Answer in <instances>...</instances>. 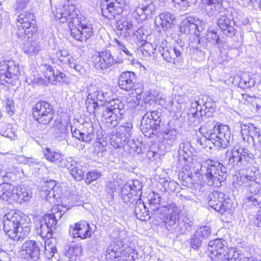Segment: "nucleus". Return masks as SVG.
<instances>
[{
    "label": "nucleus",
    "mask_w": 261,
    "mask_h": 261,
    "mask_svg": "<svg viewBox=\"0 0 261 261\" xmlns=\"http://www.w3.org/2000/svg\"><path fill=\"white\" fill-rule=\"evenodd\" d=\"M165 208L162 215H159L155 218H160L162 220L168 231L172 232L178 231L180 229L179 215L182 212L181 209L174 203L165 204Z\"/></svg>",
    "instance_id": "20e7f679"
},
{
    "label": "nucleus",
    "mask_w": 261,
    "mask_h": 261,
    "mask_svg": "<svg viewBox=\"0 0 261 261\" xmlns=\"http://www.w3.org/2000/svg\"><path fill=\"white\" fill-rule=\"evenodd\" d=\"M142 184L138 180H133L124 185L121 189V196L123 202L130 205L138 198V193H142Z\"/></svg>",
    "instance_id": "f8f14e48"
},
{
    "label": "nucleus",
    "mask_w": 261,
    "mask_h": 261,
    "mask_svg": "<svg viewBox=\"0 0 261 261\" xmlns=\"http://www.w3.org/2000/svg\"><path fill=\"white\" fill-rule=\"evenodd\" d=\"M9 70L8 71V76L12 78L19 73V70L18 66L15 65L12 61L9 62Z\"/></svg>",
    "instance_id": "4d7b16f0"
},
{
    "label": "nucleus",
    "mask_w": 261,
    "mask_h": 261,
    "mask_svg": "<svg viewBox=\"0 0 261 261\" xmlns=\"http://www.w3.org/2000/svg\"><path fill=\"white\" fill-rule=\"evenodd\" d=\"M16 25L19 38L29 34L32 35L38 31L34 14L31 12L24 11L20 14L17 16Z\"/></svg>",
    "instance_id": "423d86ee"
},
{
    "label": "nucleus",
    "mask_w": 261,
    "mask_h": 261,
    "mask_svg": "<svg viewBox=\"0 0 261 261\" xmlns=\"http://www.w3.org/2000/svg\"><path fill=\"white\" fill-rule=\"evenodd\" d=\"M27 165H28L31 168L39 169L40 167L43 165V163L39 161L37 159L30 158H29Z\"/></svg>",
    "instance_id": "052dcab7"
},
{
    "label": "nucleus",
    "mask_w": 261,
    "mask_h": 261,
    "mask_svg": "<svg viewBox=\"0 0 261 261\" xmlns=\"http://www.w3.org/2000/svg\"><path fill=\"white\" fill-rule=\"evenodd\" d=\"M21 255L27 259L31 258L37 260L39 258L40 251L39 246L35 241L31 240L26 241L23 244L20 250Z\"/></svg>",
    "instance_id": "dca6fc26"
},
{
    "label": "nucleus",
    "mask_w": 261,
    "mask_h": 261,
    "mask_svg": "<svg viewBox=\"0 0 261 261\" xmlns=\"http://www.w3.org/2000/svg\"><path fill=\"white\" fill-rule=\"evenodd\" d=\"M112 92L110 89L92 86L85 102L87 111L94 113L96 109L106 103L103 107L101 121L108 127H115L122 119L124 114V104L120 99L111 100Z\"/></svg>",
    "instance_id": "f257e3e1"
},
{
    "label": "nucleus",
    "mask_w": 261,
    "mask_h": 261,
    "mask_svg": "<svg viewBox=\"0 0 261 261\" xmlns=\"http://www.w3.org/2000/svg\"><path fill=\"white\" fill-rule=\"evenodd\" d=\"M160 115L157 111L147 112L143 116L141 124V130L145 136L150 138L154 135L161 121Z\"/></svg>",
    "instance_id": "9d476101"
},
{
    "label": "nucleus",
    "mask_w": 261,
    "mask_h": 261,
    "mask_svg": "<svg viewBox=\"0 0 261 261\" xmlns=\"http://www.w3.org/2000/svg\"><path fill=\"white\" fill-rule=\"evenodd\" d=\"M110 141L111 145L116 149L123 147L127 139L125 136H123L114 129L111 133Z\"/></svg>",
    "instance_id": "393cba45"
},
{
    "label": "nucleus",
    "mask_w": 261,
    "mask_h": 261,
    "mask_svg": "<svg viewBox=\"0 0 261 261\" xmlns=\"http://www.w3.org/2000/svg\"><path fill=\"white\" fill-rule=\"evenodd\" d=\"M123 136H125L126 139H129L132 134L133 125L131 123H126L123 125H120L115 128Z\"/></svg>",
    "instance_id": "4c0bfd02"
},
{
    "label": "nucleus",
    "mask_w": 261,
    "mask_h": 261,
    "mask_svg": "<svg viewBox=\"0 0 261 261\" xmlns=\"http://www.w3.org/2000/svg\"><path fill=\"white\" fill-rule=\"evenodd\" d=\"M161 197L157 193L153 192L148 197L149 208L152 218H156L159 215H162V213L165 209V205L160 206Z\"/></svg>",
    "instance_id": "4be33fe9"
},
{
    "label": "nucleus",
    "mask_w": 261,
    "mask_h": 261,
    "mask_svg": "<svg viewBox=\"0 0 261 261\" xmlns=\"http://www.w3.org/2000/svg\"><path fill=\"white\" fill-rule=\"evenodd\" d=\"M209 256L212 261H228V247L221 239H215L208 243Z\"/></svg>",
    "instance_id": "9b49d317"
},
{
    "label": "nucleus",
    "mask_w": 261,
    "mask_h": 261,
    "mask_svg": "<svg viewBox=\"0 0 261 261\" xmlns=\"http://www.w3.org/2000/svg\"><path fill=\"white\" fill-rule=\"evenodd\" d=\"M136 9L134 15L136 14L138 16V19L140 21L145 20L150 18L155 11V7L152 4L147 5L135 6Z\"/></svg>",
    "instance_id": "b1692460"
},
{
    "label": "nucleus",
    "mask_w": 261,
    "mask_h": 261,
    "mask_svg": "<svg viewBox=\"0 0 261 261\" xmlns=\"http://www.w3.org/2000/svg\"><path fill=\"white\" fill-rule=\"evenodd\" d=\"M134 37L136 38L138 41H144L146 39V35L144 34L142 28L138 29L136 32L132 33Z\"/></svg>",
    "instance_id": "0e129e2a"
},
{
    "label": "nucleus",
    "mask_w": 261,
    "mask_h": 261,
    "mask_svg": "<svg viewBox=\"0 0 261 261\" xmlns=\"http://www.w3.org/2000/svg\"><path fill=\"white\" fill-rule=\"evenodd\" d=\"M55 246L49 240L46 241L45 245V255L49 261H60L58 259V254Z\"/></svg>",
    "instance_id": "c756f323"
},
{
    "label": "nucleus",
    "mask_w": 261,
    "mask_h": 261,
    "mask_svg": "<svg viewBox=\"0 0 261 261\" xmlns=\"http://www.w3.org/2000/svg\"><path fill=\"white\" fill-rule=\"evenodd\" d=\"M240 149L241 147L239 146H235L232 149L231 155L229 156V162L232 160V163L234 164V163L237 164L241 161Z\"/></svg>",
    "instance_id": "c03bdc74"
},
{
    "label": "nucleus",
    "mask_w": 261,
    "mask_h": 261,
    "mask_svg": "<svg viewBox=\"0 0 261 261\" xmlns=\"http://www.w3.org/2000/svg\"><path fill=\"white\" fill-rule=\"evenodd\" d=\"M44 155L47 160L55 163H59L61 157L64 156L60 151L52 150L48 147L45 148L44 150Z\"/></svg>",
    "instance_id": "72a5a7b5"
},
{
    "label": "nucleus",
    "mask_w": 261,
    "mask_h": 261,
    "mask_svg": "<svg viewBox=\"0 0 261 261\" xmlns=\"http://www.w3.org/2000/svg\"><path fill=\"white\" fill-rule=\"evenodd\" d=\"M174 15L168 12L160 13L155 18L154 24L159 32L170 30L174 26Z\"/></svg>",
    "instance_id": "2eb2a0df"
},
{
    "label": "nucleus",
    "mask_w": 261,
    "mask_h": 261,
    "mask_svg": "<svg viewBox=\"0 0 261 261\" xmlns=\"http://www.w3.org/2000/svg\"><path fill=\"white\" fill-rule=\"evenodd\" d=\"M201 22L198 18L189 17L184 19L180 25V31L185 34L191 32L196 34L202 31V28L199 25Z\"/></svg>",
    "instance_id": "aec40b11"
},
{
    "label": "nucleus",
    "mask_w": 261,
    "mask_h": 261,
    "mask_svg": "<svg viewBox=\"0 0 261 261\" xmlns=\"http://www.w3.org/2000/svg\"><path fill=\"white\" fill-rule=\"evenodd\" d=\"M248 180L247 177L245 175H242L240 172L237 173L232 177V185L235 188L241 186L243 183Z\"/></svg>",
    "instance_id": "a18cd8bd"
},
{
    "label": "nucleus",
    "mask_w": 261,
    "mask_h": 261,
    "mask_svg": "<svg viewBox=\"0 0 261 261\" xmlns=\"http://www.w3.org/2000/svg\"><path fill=\"white\" fill-rule=\"evenodd\" d=\"M251 123H248V124H243L241 126V133L243 139L245 140V137H250V132Z\"/></svg>",
    "instance_id": "680f3d73"
},
{
    "label": "nucleus",
    "mask_w": 261,
    "mask_h": 261,
    "mask_svg": "<svg viewBox=\"0 0 261 261\" xmlns=\"http://www.w3.org/2000/svg\"><path fill=\"white\" fill-rule=\"evenodd\" d=\"M44 223L50 227L53 230L55 229L57 225V221L53 217L52 215H50L49 214H46L44 216L43 218Z\"/></svg>",
    "instance_id": "5fc2aeb1"
},
{
    "label": "nucleus",
    "mask_w": 261,
    "mask_h": 261,
    "mask_svg": "<svg viewBox=\"0 0 261 261\" xmlns=\"http://www.w3.org/2000/svg\"><path fill=\"white\" fill-rule=\"evenodd\" d=\"M16 194L18 197V200L16 201L19 202L29 201L32 195L31 190L24 187H21L19 191L16 189Z\"/></svg>",
    "instance_id": "c9c22d12"
},
{
    "label": "nucleus",
    "mask_w": 261,
    "mask_h": 261,
    "mask_svg": "<svg viewBox=\"0 0 261 261\" xmlns=\"http://www.w3.org/2000/svg\"><path fill=\"white\" fill-rule=\"evenodd\" d=\"M250 132V137L254 141L255 140L259 143H261V129L255 126L253 124L251 123Z\"/></svg>",
    "instance_id": "603ef678"
},
{
    "label": "nucleus",
    "mask_w": 261,
    "mask_h": 261,
    "mask_svg": "<svg viewBox=\"0 0 261 261\" xmlns=\"http://www.w3.org/2000/svg\"><path fill=\"white\" fill-rule=\"evenodd\" d=\"M69 233L74 238L84 240L92 236V228L87 222L81 221L70 226Z\"/></svg>",
    "instance_id": "4468645a"
},
{
    "label": "nucleus",
    "mask_w": 261,
    "mask_h": 261,
    "mask_svg": "<svg viewBox=\"0 0 261 261\" xmlns=\"http://www.w3.org/2000/svg\"><path fill=\"white\" fill-rule=\"evenodd\" d=\"M152 95L154 97V100L159 105L163 107L166 106V98L164 95L158 93H152Z\"/></svg>",
    "instance_id": "338daca9"
},
{
    "label": "nucleus",
    "mask_w": 261,
    "mask_h": 261,
    "mask_svg": "<svg viewBox=\"0 0 261 261\" xmlns=\"http://www.w3.org/2000/svg\"><path fill=\"white\" fill-rule=\"evenodd\" d=\"M232 84L234 85H238L241 88L245 89L253 87L255 84V81L248 75L244 74L241 78L239 76L234 77Z\"/></svg>",
    "instance_id": "a878e982"
},
{
    "label": "nucleus",
    "mask_w": 261,
    "mask_h": 261,
    "mask_svg": "<svg viewBox=\"0 0 261 261\" xmlns=\"http://www.w3.org/2000/svg\"><path fill=\"white\" fill-rule=\"evenodd\" d=\"M116 27L118 30L121 31L120 34H123L124 36H130L133 33V24L128 20H118L116 23Z\"/></svg>",
    "instance_id": "c85d7f7f"
},
{
    "label": "nucleus",
    "mask_w": 261,
    "mask_h": 261,
    "mask_svg": "<svg viewBox=\"0 0 261 261\" xmlns=\"http://www.w3.org/2000/svg\"><path fill=\"white\" fill-rule=\"evenodd\" d=\"M66 80L65 74L61 71L57 70L55 72L54 76L53 79L51 82L54 83L55 82H62Z\"/></svg>",
    "instance_id": "69168bd1"
},
{
    "label": "nucleus",
    "mask_w": 261,
    "mask_h": 261,
    "mask_svg": "<svg viewBox=\"0 0 261 261\" xmlns=\"http://www.w3.org/2000/svg\"><path fill=\"white\" fill-rule=\"evenodd\" d=\"M195 234L201 238V240L206 238L211 234V229L208 226H204L198 228L195 231Z\"/></svg>",
    "instance_id": "8fccbe9b"
},
{
    "label": "nucleus",
    "mask_w": 261,
    "mask_h": 261,
    "mask_svg": "<svg viewBox=\"0 0 261 261\" xmlns=\"http://www.w3.org/2000/svg\"><path fill=\"white\" fill-rule=\"evenodd\" d=\"M138 141H136L134 140H127L125 143V146L129 148L128 151L130 152L138 151Z\"/></svg>",
    "instance_id": "bf43d9fd"
},
{
    "label": "nucleus",
    "mask_w": 261,
    "mask_h": 261,
    "mask_svg": "<svg viewBox=\"0 0 261 261\" xmlns=\"http://www.w3.org/2000/svg\"><path fill=\"white\" fill-rule=\"evenodd\" d=\"M228 130V125H219L217 127L215 126L213 129L214 133H210L208 136V139L206 138H201L197 137L196 138V141L197 144L202 148H203V141L208 144L210 142L215 146L222 149L226 148L228 143V140L226 138V133Z\"/></svg>",
    "instance_id": "39448f33"
},
{
    "label": "nucleus",
    "mask_w": 261,
    "mask_h": 261,
    "mask_svg": "<svg viewBox=\"0 0 261 261\" xmlns=\"http://www.w3.org/2000/svg\"><path fill=\"white\" fill-rule=\"evenodd\" d=\"M221 0H205V9L210 16H214L218 14L221 8Z\"/></svg>",
    "instance_id": "2f4dec72"
},
{
    "label": "nucleus",
    "mask_w": 261,
    "mask_h": 261,
    "mask_svg": "<svg viewBox=\"0 0 261 261\" xmlns=\"http://www.w3.org/2000/svg\"><path fill=\"white\" fill-rule=\"evenodd\" d=\"M42 71L44 73V76L49 82H51L54 76L55 71L50 65L44 64L42 65Z\"/></svg>",
    "instance_id": "09e8293b"
},
{
    "label": "nucleus",
    "mask_w": 261,
    "mask_h": 261,
    "mask_svg": "<svg viewBox=\"0 0 261 261\" xmlns=\"http://www.w3.org/2000/svg\"><path fill=\"white\" fill-rule=\"evenodd\" d=\"M183 50L182 45L177 44L173 48L162 47L159 49V51L164 60L170 63L175 64L176 62L178 61L180 57Z\"/></svg>",
    "instance_id": "f3484780"
},
{
    "label": "nucleus",
    "mask_w": 261,
    "mask_h": 261,
    "mask_svg": "<svg viewBox=\"0 0 261 261\" xmlns=\"http://www.w3.org/2000/svg\"><path fill=\"white\" fill-rule=\"evenodd\" d=\"M40 49V47L37 42H27L23 46V50L26 54L33 56L37 54Z\"/></svg>",
    "instance_id": "e433bc0d"
},
{
    "label": "nucleus",
    "mask_w": 261,
    "mask_h": 261,
    "mask_svg": "<svg viewBox=\"0 0 261 261\" xmlns=\"http://www.w3.org/2000/svg\"><path fill=\"white\" fill-rule=\"evenodd\" d=\"M243 97L246 101L252 105L255 111L260 106L261 99L259 97L255 96H251L248 95H243Z\"/></svg>",
    "instance_id": "49530a36"
},
{
    "label": "nucleus",
    "mask_w": 261,
    "mask_h": 261,
    "mask_svg": "<svg viewBox=\"0 0 261 261\" xmlns=\"http://www.w3.org/2000/svg\"><path fill=\"white\" fill-rule=\"evenodd\" d=\"M191 149V145L190 143L188 141L185 142L180 144L178 152L179 154L184 156V159H186L192 153V151L190 150Z\"/></svg>",
    "instance_id": "79ce46f5"
},
{
    "label": "nucleus",
    "mask_w": 261,
    "mask_h": 261,
    "mask_svg": "<svg viewBox=\"0 0 261 261\" xmlns=\"http://www.w3.org/2000/svg\"><path fill=\"white\" fill-rule=\"evenodd\" d=\"M67 209L65 207L61 205H58L54 207L51 211V213L49 214L52 215L53 217L58 222L64 215Z\"/></svg>",
    "instance_id": "ea45409f"
},
{
    "label": "nucleus",
    "mask_w": 261,
    "mask_h": 261,
    "mask_svg": "<svg viewBox=\"0 0 261 261\" xmlns=\"http://www.w3.org/2000/svg\"><path fill=\"white\" fill-rule=\"evenodd\" d=\"M85 172L83 166L80 163L76 161V164H74L70 169L69 173L75 180L81 181L84 178Z\"/></svg>",
    "instance_id": "473e14b6"
},
{
    "label": "nucleus",
    "mask_w": 261,
    "mask_h": 261,
    "mask_svg": "<svg viewBox=\"0 0 261 261\" xmlns=\"http://www.w3.org/2000/svg\"><path fill=\"white\" fill-rule=\"evenodd\" d=\"M112 236L114 239L122 242V241L126 238V231L124 229L115 228L113 231Z\"/></svg>",
    "instance_id": "3c124183"
},
{
    "label": "nucleus",
    "mask_w": 261,
    "mask_h": 261,
    "mask_svg": "<svg viewBox=\"0 0 261 261\" xmlns=\"http://www.w3.org/2000/svg\"><path fill=\"white\" fill-rule=\"evenodd\" d=\"M205 176L208 185L219 187L221 185V182L226 180L227 174L226 168H223L222 165L220 163L211 161L206 167Z\"/></svg>",
    "instance_id": "0eeeda50"
},
{
    "label": "nucleus",
    "mask_w": 261,
    "mask_h": 261,
    "mask_svg": "<svg viewBox=\"0 0 261 261\" xmlns=\"http://www.w3.org/2000/svg\"><path fill=\"white\" fill-rule=\"evenodd\" d=\"M74 10L75 7L73 5H64L62 9H58L57 10L55 17L58 19H60L63 18H67L72 15V13L74 12Z\"/></svg>",
    "instance_id": "f704fd0d"
},
{
    "label": "nucleus",
    "mask_w": 261,
    "mask_h": 261,
    "mask_svg": "<svg viewBox=\"0 0 261 261\" xmlns=\"http://www.w3.org/2000/svg\"><path fill=\"white\" fill-rule=\"evenodd\" d=\"M202 241L201 238L198 237L194 233L190 240L191 247L195 250L198 249L201 245Z\"/></svg>",
    "instance_id": "6e6d98bb"
},
{
    "label": "nucleus",
    "mask_w": 261,
    "mask_h": 261,
    "mask_svg": "<svg viewBox=\"0 0 261 261\" xmlns=\"http://www.w3.org/2000/svg\"><path fill=\"white\" fill-rule=\"evenodd\" d=\"M82 248L80 244H71L68 247V249L65 252V255L69 261H76L77 257L82 254Z\"/></svg>",
    "instance_id": "cd10ccee"
},
{
    "label": "nucleus",
    "mask_w": 261,
    "mask_h": 261,
    "mask_svg": "<svg viewBox=\"0 0 261 261\" xmlns=\"http://www.w3.org/2000/svg\"><path fill=\"white\" fill-rule=\"evenodd\" d=\"M32 112L34 119L43 125L49 124L55 116L52 106L45 101L37 102L33 108Z\"/></svg>",
    "instance_id": "1a4fd4ad"
},
{
    "label": "nucleus",
    "mask_w": 261,
    "mask_h": 261,
    "mask_svg": "<svg viewBox=\"0 0 261 261\" xmlns=\"http://www.w3.org/2000/svg\"><path fill=\"white\" fill-rule=\"evenodd\" d=\"M218 25L225 34L228 33V19L226 15H222L218 20Z\"/></svg>",
    "instance_id": "de8ad7c7"
},
{
    "label": "nucleus",
    "mask_w": 261,
    "mask_h": 261,
    "mask_svg": "<svg viewBox=\"0 0 261 261\" xmlns=\"http://www.w3.org/2000/svg\"><path fill=\"white\" fill-rule=\"evenodd\" d=\"M115 59L109 51L98 53L92 57V65L97 70H106L112 66Z\"/></svg>",
    "instance_id": "ddd939ff"
},
{
    "label": "nucleus",
    "mask_w": 261,
    "mask_h": 261,
    "mask_svg": "<svg viewBox=\"0 0 261 261\" xmlns=\"http://www.w3.org/2000/svg\"><path fill=\"white\" fill-rule=\"evenodd\" d=\"M3 225L6 235L15 241H22L31 231L30 219L20 211L11 210L6 214Z\"/></svg>",
    "instance_id": "f03ea898"
},
{
    "label": "nucleus",
    "mask_w": 261,
    "mask_h": 261,
    "mask_svg": "<svg viewBox=\"0 0 261 261\" xmlns=\"http://www.w3.org/2000/svg\"><path fill=\"white\" fill-rule=\"evenodd\" d=\"M136 200L134 212L137 218L141 221H147L152 217L149 207H146L143 200L141 199Z\"/></svg>",
    "instance_id": "5701e85b"
},
{
    "label": "nucleus",
    "mask_w": 261,
    "mask_h": 261,
    "mask_svg": "<svg viewBox=\"0 0 261 261\" xmlns=\"http://www.w3.org/2000/svg\"><path fill=\"white\" fill-rule=\"evenodd\" d=\"M36 233L42 238L49 239L51 237L53 230L44 223L43 219L36 224Z\"/></svg>",
    "instance_id": "7c9ffc66"
},
{
    "label": "nucleus",
    "mask_w": 261,
    "mask_h": 261,
    "mask_svg": "<svg viewBox=\"0 0 261 261\" xmlns=\"http://www.w3.org/2000/svg\"><path fill=\"white\" fill-rule=\"evenodd\" d=\"M16 192L14 186L11 184L7 182L0 184V199L3 200L10 202L17 200Z\"/></svg>",
    "instance_id": "412c9836"
},
{
    "label": "nucleus",
    "mask_w": 261,
    "mask_h": 261,
    "mask_svg": "<svg viewBox=\"0 0 261 261\" xmlns=\"http://www.w3.org/2000/svg\"><path fill=\"white\" fill-rule=\"evenodd\" d=\"M84 142H88L91 140L94 136L93 128L91 124L86 123L82 130Z\"/></svg>",
    "instance_id": "58836bf2"
},
{
    "label": "nucleus",
    "mask_w": 261,
    "mask_h": 261,
    "mask_svg": "<svg viewBox=\"0 0 261 261\" xmlns=\"http://www.w3.org/2000/svg\"><path fill=\"white\" fill-rule=\"evenodd\" d=\"M225 195L223 193L214 192L208 196V204L215 210L220 208V211L226 212L228 208V202L225 197Z\"/></svg>",
    "instance_id": "6ab92c4d"
},
{
    "label": "nucleus",
    "mask_w": 261,
    "mask_h": 261,
    "mask_svg": "<svg viewBox=\"0 0 261 261\" xmlns=\"http://www.w3.org/2000/svg\"><path fill=\"white\" fill-rule=\"evenodd\" d=\"M61 157V160L59 162V167L63 169H66L69 171L70 169L76 164V161L72 157H68V158H64Z\"/></svg>",
    "instance_id": "a19ab883"
},
{
    "label": "nucleus",
    "mask_w": 261,
    "mask_h": 261,
    "mask_svg": "<svg viewBox=\"0 0 261 261\" xmlns=\"http://www.w3.org/2000/svg\"><path fill=\"white\" fill-rule=\"evenodd\" d=\"M136 82V74L132 71L123 72L118 80L120 88L126 91H130L135 89Z\"/></svg>",
    "instance_id": "a211bd4d"
},
{
    "label": "nucleus",
    "mask_w": 261,
    "mask_h": 261,
    "mask_svg": "<svg viewBox=\"0 0 261 261\" xmlns=\"http://www.w3.org/2000/svg\"><path fill=\"white\" fill-rule=\"evenodd\" d=\"M68 26L71 37L77 41H86L93 33L91 23L83 16L72 18Z\"/></svg>",
    "instance_id": "7ed1b4c3"
},
{
    "label": "nucleus",
    "mask_w": 261,
    "mask_h": 261,
    "mask_svg": "<svg viewBox=\"0 0 261 261\" xmlns=\"http://www.w3.org/2000/svg\"><path fill=\"white\" fill-rule=\"evenodd\" d=\"M249 201H252L254 205L261 203V194H255L250 196L248 198Z\"/></svg>",
    "instance_id": "774afa93"
},
{
    "label": "nucleus",
    "mask_w": 261,
    "mask_h": 261,
    "mask_svg": "<svg viewBox=\"0 0 261 261\" xmlns=\"http://www.w3.org/2000/svg\"><path fill=\"white\" fill-rule=\"evenodd\" d=\"M164 138L167 141L170 142L169 143L172 144L176 140V133L173 130L169 131L167 133L165 134Z\"/></svg>",
    "instance_id": "e2e57ef3"
},
{
    "label": "nucleus",
    "mask_w": 261,
    "mask_h": 261,
    "mask_svg": "<svg viewBox=\"0 0 261 261\" xmlns=\"http://www.w3.org/2000/svg\"><path fill=\"white\" fill-rule=\"evenodd\" d=\"M49 60L53 63H61L62 65H68L73 68L81 74H85V69L77 62L72 56L70 55L68 51L65 49H54L50 53Z\"/></svg>",
    "instance_id": "6e6552de"
},
{
    "label": "nucleus",
    "mask_w": 261,
    "mask_h": 261,
    "mask_svg": "<svg viewBox=\"0 0 261 261\" xmlns=\"http://www.w3.org/2000/svg\"><path fill=\"white\" fill-rule=\"evenodd\" d=\"M163 183L165 189L167 191L175 192L179 189L178 184L173 180L164 179Z\"/></svg>",
    "instance_id": "37998d69"
},
{
    "label": "nucleus",
    "mask_w": 261,
    "mask_h": 261,
    "mask_svg": "<svg viewBox=\"0 0 261 261\" xmlns=\"http://www.w3.org/2000/svg\"><path fill=\"white\" fill-rule=\"evenodd\" d=\"M101 176V173L98 172H89L87 173L85 179V182L88 184H91L93 181L96 180Z\"/></svg>",
    "instance_id": "13d9d810"
},
{
    "label": "nucleus",
    "mask_w": 261,
    "mask_h": 261,
    "mask_svg": "<svg viewBox=\"0 0 261 261\" xmlns=\"http://www.w3.org/2000/svg\"><path fill=\"white\" fill-rule=\"evenodd\" d=\"M181 176L182 177L181 184L182 186L192 189L196 188V184H194V180L192 175H186L185 174H184V175H182V173Z\"/></svg>",
    "instance_id": "864d4df0"
},
{
    "label": "nucleus",
    "mask_w": 261,
    "mask_h": 261,
    "mask_svg": "<svg viewBox=\"0 0 261 261\" xmlns=\"http://www.w3.org/2000/svg\"><path fill=\"white\" fill-rule=\"evenodd\" d=\"M0 134L11 140H15L18 137L16 131L11 124L2 123L0 126Z\"/></svg>",
    "instance_id": "bb28decb"
}]
</instances>
